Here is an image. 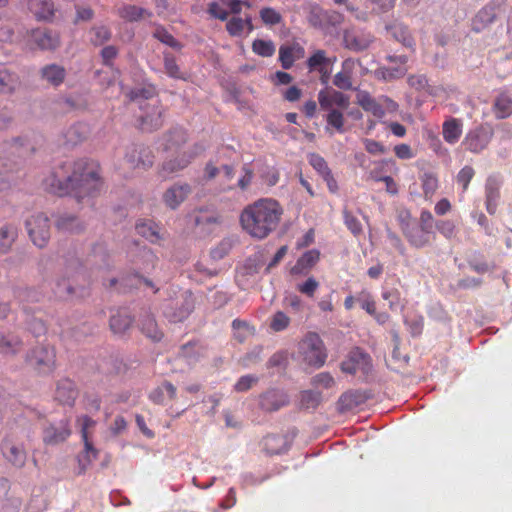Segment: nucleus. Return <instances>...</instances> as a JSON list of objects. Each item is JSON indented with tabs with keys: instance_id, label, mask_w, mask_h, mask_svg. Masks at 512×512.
<instances>
[{
	"instance_id": "obj_32",
	"label": "nucleus",
	"mask_w": 512,
	"mask_h": 512,
	"mask_svg": "<svg viewBox=\"0 0 512 512\" xmlns=\"http://www.w3.org/2000/svg\"><path fill=\"white\" fill-rule=\"evenodd\" d=\"M187 142V132L182 128H173L164 135V150L177 151Z\"/></svg>"
},
{
	"instance_id": "obj_46",
	"label": "nucleus",
	"mask_w": 512,
	"mask_h": 512,
	"mask_svg": "<svg viewBox=\"0 0 512 512\" xmlns=\"http://www.w3.org/2000/svg\"><path fill=\"white\" fill-rule=\"evenodd\" d=\"M119 13L123 19L128 21H138L144 19L146 15H148V12L145 9L135 5L125 6L120 9Z\"/></svg>"
},
{
	"instance_id": "obj_36",
	"label": "nucleus",
	"mask_w": 512,
	"mask_h": 512,
	"mask_svg": "<svg viewBox=\"0 0 512 512\" xmlns=\"http://www.w3.org/2000/svg\"><path fill=\"white\" fill-rule=\"evenodd\" d=\"M342 36L344 47L353 52H360L371 43V39L365 34H342Z\"/></svg>"
},
{
	"instance_id": "obj_20",
	"label": "nucleus",
	"mask_w": 512,
	"mask_h": 512,
	"mask_svg": "<svg viewBox=\"0 0 512 512\" xmlns=\"http://www.w3.org/2000/svg\"><path fill=\"white\" fill-rule=\"evenodd\" d=\"M78 396L75 383L69 379H62L57 383L55 400L60 404L72 406Z\"/></svg>"
},
{
	"instance_id": "obj_4",
	"label": "nucleus",
	"mask_w": 512,
	"mask_h": 512,
	"mask_svg": "<svg viewBox=\"0 0 512 512\" xmlns=\"http://www.w3.org/2000/svg\"><path fill=\"white\" fill-rule=\"evenodd\" d=\"M298 352L302 361L315 368L322 367L327 359L324 342L315 332H309L298 344Z\"/></svg>"
},
{
	"instance_id": "obj_53",
	"label": "nucleus",
	"mask_w": 512,
	"mask_h": 512,
	"mask_svg": "<svg viewBox=\"0 0 512 512\" xmlns=\"http://www.w3.org/2000/svg\"><path fill=\"white\" fill-rule=\"evenodd\" d=\"M327 58L326 54L323 50L316 51L309 59L307 60V65L309 69L318 70L319 72L323 71V66L326 64Z\"/></svg>"
},
{
	"instance_id": "obj_23",
	"label": "nucleus",
	"mask_w": 512,
	"mask_h": 512,
	"mask_svg": "<svg viewBox=\"0 0 512 512\" xmlns=\"http://www.w3.org/2000/svg\"><path fill=\"white\" fill-rule=\"evenodd\" d=\"M366 399V395L360 391H347L339 397L337 401V409L341 413L355 410L364 404Z\"/></svg>"
},
{
	"instance_id": "obj_8",
	"label": "nucleus",
	"mask_w": 512,
	"mask_h": 512,
	"mask_svg": "<svg viewBox=\"0 0 512 512\" xmlns=\"http://www.w3.org/2000/svg\"><path fill=\"white\" fill-rule=\"evenodd\" d=\"M26 361L39 373H50L55 368V349L50 346H37L27 355Z\"/></svg>"
},
{
	"instance_id": "obj_11",
	"label": "nucleus",
	"mask_w": 512,
	"mask_h": 512,
	"mask_svg": "<svg viewBox=\"0 0 512 512\" xmlns=\"http://www.w3.org/2000/svg\"><path fill=\"white\" fill-rule=\"evenodd\" d=\"M341 370L352 375L359 371L363 374H368L371 370V358L361 349L355 348L350 351L347 359L341 363Z\"/></svg>"
},
{
	"instance_id": "obj_31",
	"label": "nucleus",
	"mask_w": 512,
	"mask_h": 512,
	"mask_svg": "<svg viewBox=\"0 0 512 512\" xmlns=\"http://www.w3.org/2000/svg\"><path fill=\"white\" fill-rule=\"evenodd\" d=\"M407 58L403 55L386 58V79H395L404 76L407 72Z\"/></svg>"
},
{
	"instance_id": "obj_12",
	"label": "nucleus",
	"mask_w": 512,
	"mask_h": 512,
	"mask_svg": "<svg viewBox=\"0 0 512 512\" xmlns=\"http://www.w3.org/2000/svg\"><path fill=\"white\" fill-rule=\"evenodd\" d=\"M343 15L334 10H323L314 7L309 15V22L315 29L335 28L343 22Z\"/></svg>"
},
{
	"instance_id": "obj_58",
	"label": "nucleus",
	"mask_w": 512,
	"mask_h": 512,
	"mask_svg": "<svg viewBox=\"0 0 512 512\" xmlns=\"http://www.w3.org/2000/svg\"><path fill=\"white\" fill-rule=\"evenodd\" d=\"M242 172L243 175L238 180L237 187L241 191H246L252 183L254 173L248 164L242 166Z\"/></svg>"
},
{
	"instance_id": "obj_17",
	"label": "nucleus",
	"mask_w": 512,
	"mask_h": 512,
	"mask_svg": "<svg viewBox=\"0 0 512 512\" xmlns=\"http://www.w3.org/2000/svg\"><path fill=\"white\" fill-rule=\"evenodd\" d=\"M318 101L321 109L329 110L333 106L341 109H347L350 105V99L344 93L335 89H324L318 93Z\"/></svg>"
},
{
	"instance_id": "obj_38",
	"label": "nucleus",
	"mask_w": 512,
	"mask_h": 512,
	"mask_svg": "<svg viewBox=\"0 0 512 512\" xmlns=\"http://www.w3.org/2000/svg\"><path fill=\"white\" fill-rule=\"evenodd\" d=\"M56 228L60 232L75 233L83 229V226L78 218L72 215H61L56 221Z\"/></svg>"
},
{
	"instance_id": "obj_24",
	"label": "nucleus",
	"mask_w": 512,
	"mask_h": 512,
	"mask_svg": "<svg viewBox=\"0 0 512 512\" xmlns=\"http://www.w3.org/2000/svg\"><path fill=\"white\" fill-rule=\"evenodd\" d=\"M463 132L462 121L458 118L450 117L442 125V135L445 142L450 145L456 144Z\"/></svg>"
},
{
	"instance_id": "obj_26",
	"label": "nucleus",
	"mask_w": 512,
	"mask_h": 512,
	"mask_svg": "<svg viewBox=\"0 0 512 512\" xmlns=\"http://www.w3.org/2000/svg\"><path fill=\"white\" fill-rule=\"evenodd\" d=\"M304 48L299 44L281 46L279 49V60L284 69H290L294 62L304 56Z\"/></svg>"
},
{
	"instance_id": "obj_44",
	"label": "nucleus",
	"mask_w": 512,
	"mask_h": 512,
	"mask_svg": "<svg viewBox=\"0 0 512 512\" xmlns=\"http://www.w3.org/2000/svg\"><path fill=\"white\" fill-rule=\"evenodd\" d=\"M18 84L19 81L16 75L7 70H0V94L14 92Z\"/></svg>"
},
{
	"instance_id": "obj_13",
	"label": "nucleus",
	"mask_w": 512,
	"mask_h": 512,
	"mask_svg": "<svg viewBox=\"0 0 512 512\" xmlns=\"http://www.w3.org/2000/svg\"><path fill=\"white\" fill-rule=\"evenodd\" d=\"M129 168L148 169L154 163V155L148 147L132 146L125 155Z\"/></svg>"
},
{
	"instance_id": "obj_48",
	"label": "nucleus",
	"mask_w": 512,
	"mask_h": 512,
	"mask_svg": "<svg viewBox=\"0 0 512 512\" xmlns=\"http://www.w3.org/2000/svg\"><path fill=\"white\" fill-rule=\"evenodd\" d=\"M54 293L60 299H67L74 293V287L69 279L62 278L57 280Z\"/></svg>"
},
{
	"instance_id": "obj_49",
	"label": "nucleus",
	"mask_w": 512,
	"mask_h": 512,
	"mask_svg": "<svg viewBox=\"0 0 512 512\" xmlns=\"http://www.w3.org/2000/svg\"><path fill=\"white\" fill-rule=\"evenodd\" d=\"M283 439L276 435H268L264 438L263 445L264 449L268 454H279L281 452V446Z\"/></svg>"
},
{
	"instance_id": "obj_54",
	"label": "nucleus",
	"mask_w": 512,
	"mask_h": 512,
	"mask_svg": "<svg viewBox=\"0 0 512 512\" xmlns=\"http://www.w3.org/2000/svg\"><path fill=\"white\" fill-rule=\"evenodd\" d=\"M164 67L166 73L175 79H183V75L180 71L179 66L177 65L175 59L170 54H165L164 56Z\"/></svg>"
},
{
	"instance_id": "obj_39",
	"label": "nucleus",
	"mask_w": 512,
	"mask_h": 512,
	"mask_svg": "<svg viewBox=\"0 0 512 512\" xmlns=\"http://www.w3.org/2000/svg\"><path fill=\"white\" fill-rule=\"evenodd\" d=\"M420 181L424 197L426 199H431L439 187L437 175L433 172H424L420 176Z\"/></svg>"
},
{
	"instance_id": "obj_6",
	"label": "nucleus",
	"mask_w": 512,
	"mask_h": 512,
	"mask_svg": "<svg viewBox=\"0 0 512 512\" xmlns=\"http://www.w3.org/2000/svg\"><path fill=\"white\" fill-rule=\"evenodd\" d=\"M26 228L32 242L39 248H43L50 238V223L43 213L32 215L26 221Z\"/></svg>"
},
{
	"instance_id": "obj_18",
	"label": "nucleus",
	"mask_w": 512,
	"mask_h": 512,
	"mask_svg": "<svg viewBox=\"0 0 512 512\" xmlns=\"http://www.w3.org/2000/svg\"><path fill=\"white\" fill-rule=\"evenodd\" d=\"M502 180L498 176H489L485 184V204L486 210L489 214L496 213L498 201L500 199V188Z\"/></svg>"
},
{
	"instance_id": "obj_61",
	"label": "nucleus",
	"mask_w": 512,
	"mask_h": 512,
	"mask_svg": "<svg viewBox=\"0 0 512 512\" xmlns=\"http://www.w3.org/2000/svg\"><path fill=\"white\" fill-rule=\"evenodd\" d=\"M344 222L347 228L354 234L357 235L362 231V226L360 221L352 215L349 211L344 210Z\"/></svg>"
},
{
	"instance_id": "obj_27",
	"label": "nucleus",
	"mask_w": 512,
	"mask_h": 512,
	"mask_svg": "<svg viewBox=\"0 0 512 512\" xmlns=\"http://www.w3.org/2000/svg\"><path fill=\"white\" fill-rule=\"evenodd\" d=\"M23 342L14 333L0 331V353L3 355H15L22 350Z\"/></svg>"
},
{
	"instance_id": "obj_47",
	"label": "nucleus",
	"mask_w": 512,
	"mask_h": 512,
	"mask_svg": "<svg viewBox=\"0 0 512 512\" xmlns=\"http://www.w3.org/2000/svg\"><path fill=\"white\" fill-rule=\"evenodd\" d=\"M310 383L315 388L329 389L335 385V380L329 372H321L313 376Z\"/></svg>"
},
{
	"instance_id": "obj_52",
	"label": "nucleus",
	"mask_w": 512,
	"mask_h": 512,
	"mask_svg": "<svg viewBox=\"0 0 512 512\" xmlns=\"http://www.w3.org/2000/svg\"><path fill=\"white\" fill-rule=\"evenodd\" d=\"M253 51L263 57L272 56L275 52V47L272 42L264 40H255L252 45Z\"/></svg>"
},
{
	"instance_id": "obj_42",
	"label": "nucleus",
	"mask_w": 512,
	"mask_h": 512,
	"mask_svg": "<svg viewBox=\"0 0 512 512\" xmlns=\"http://www.w3.org/2000/svg\"><path fill=\"white\" fill-rule=\"evenodd\" d=\"M17 237V229L11 225L0 228V254L7 253Z\"/></svg>"
},
{
	"instance_id": "obj_64",
	"label": "nucleus",
	"mask_w": 512,
	"mask_h": 512,
	"mask_svg": "<svg viewBox=\"0 0 512 512\" xmlns=\"http://www.w3.org/2000/svg\"><path fill=\"white\" fill-rule=\"evenodd\" d=\"M76 17L74 19V23H79L81 21L88 22L92 20L94 16V12L89 6L76 5Z\"/></svg>"
},
{
	"instance_id": "obj_2",
	"label": "nucleus",
	"mask_w": 512,
	"mask_h": 512,
	"mask_svg": "<svg viewBox=\"0 0 512 512\" xmlns=\"http://www.w3.org/2000/svg\"><path fill=\"white\" fill-rule=\"evenodd\" d=\"M283 213V207L276 199L261 198L244 207L239 221L250 237L263 240L277 229Z\"/></svg>"
},
{
	"instance_id": "obj_35",
	"label": "nucleus",
	"mask_w": 512,
	"mask_h": 512,
	"mask_svg": "<svg viewBox=\"0 0 512 512\" xmlns=\"http://www.w3.org/2000/svg\"><path fill=\"white\" fill-rule=\"evenodd\" d=\"M132 321L126 310H118L110 317V328L114 334H124L131 327Z\"/></svg>"
},
{
	"instance_id": "obj_21",
	"label": "nucleus",
	"mask_w": 512,
	"mask_h": 512,
	"mask_svg": "<svg viewBox=\"0 0 512 512\" xmlns=\"http://www.w3.org/2000/svg\"><path fill=\"white\" fill-rule=\"evenodd\" d=\"M27 40L29 50H54L59 46L58 34H28Z\"/></svg>"
},
{
	"instance_id": "obj_10",
	"label": "nucleus",
	"mask_w": 512,
	"mask_h": 512,
	"mask_svg": "<svg viewBox=\"0 0 512 512\" xmlns=\"http://www.w3.org/2000/svg\"><path fill=\"white\" fill-rule=\"evenodd\" d=\"M205 151V147L201 144H195L191 149L181 153V162H176L175 159H170L161 165L159 175L162 178H167L169 175L186 168L191 161Z\"/></svg>"
},
{
	"instance_id": "obj_9",
	"label": "nucleus",
	"mask_w": 512,
	"mask_h": 512,
	"mask_svg": "<svg viewBox=\"0 0 512 512\" xmlns=\"http://www.w3.org/2000/svg\"><path fill=\"white\" fill-rule=\"evenodd\" d=\"M493 135V128L489 124H482L466 134L462 146L472 153H479L488 146Z\"/></svg>"
},
{
	"instance_id": "obj_40",
	"label": "nucleus",
	"mask_w": 512,
	"mask_h": 512,
	"mask_svg": "<svg viewBox=\"0 0 512 512\" xmlns=\"http://www.w3.org/2000/svg\"><path fill=\"white\" fill-rule=\"evenodd\" d=\"M77 421L81 425V437L84 442L85 450L87 452H91L93 454V456L96 457L97 451L94 449L92 443L89 440V430L94 428V426L96 425V422L88 416H82V417L78 418Z\"/></svg>"
},
{
	"instance_id": "obj_16",
	"label": "nucleus",
	"mask_w": 512,
	"mask_h": 512,
	"mask_svg": "<svg viewBox=\"0 0 512 512\" xmlns=\"http://www.w3.org/2000/svg\"><path fill=\"white\" fill-rule=\"evenodd\" d=\"M289 404L286 393L280 390L271 389L259 396V407L265 412H275Z\"/></svg>"
},
{
	"instance_id": "obj_30",
	"label": "nucleus",
	"mask_w": 512,
	"mask_h": 512,
	"mask_svg": "<svg viewBox=\"0 0 512 512\" xmlns=\"http://www.w3.org/2000/svg\"><path fill=\"white\" fill-rule=\"evenodd\" d=\"M354 63L350 60H345L342 63V69L335 74L333 84L341 90L353 89L352 75Z\"/></svg>"
},
{
	"instance_id": "obj_57",
	"label": "nucleus",
	"mask_w": 512,
	"mask_h": 512,
	"mask_svg": "<svg viewBox=\"0 0 512 512\" xmlns=\"http://www.w3.org/2000/svg\"><path fill=\"white\" fill-rule=\"evenodd\" d=\"M475 175V171L471 166H464L457 174V182L462 185L463 191L468 189L469 183Z\"/></svg>"
},
{
	"instance_id": "obj_29",
	"label": "nucleus",
	"mask_w": 512,
	"mask_h": 512,
	"mask_svg": "<svg viewBox=\"0 0 512 512\" xmlns=\"http://www.w3.org/2000/svg\"><path fill=\"white\" fill-rule=\"evenodd\" d=\"M498 16V9L495 6L487 5L483 7L473 20V30L479 32L486 29L489 24L493 23Z\"/></svg>"
},
{
	"instance_id": "obj_56",
	"label": "nucleus",
	"mask_w": 512,
	"mask_h": 512,
	"mask_svg": "<svg viewBox=\"0 0 512 512\" xmlns=\"http://www.w3.org/2000/svg\"><path fill=\"white\" fill-rule=\"evenodd\" d=\"M327 115V123L334 127L338 132H343L344 116L343 113L337 109H329Z\"/></svg>"
},
{
	"instance_id": "obj_60",
	"label": "nucleus",
	"mask_w": 512,
	"mask_h": 512,
	"mask_svg": "<svg viewBox=\"0 0 512 512\" xmlns=\"http://www.w3.org/2000/svg\"><path fill=\"white\" fill-rule=\"evenodd\" d=\"M394 154L398 159L410 160L416 156V153L412 150L411 146L405 143L396 145L393 148Z\"/></svg>"
},
{
	"instance_id": "obj_3",
	"label": "nucleus",
	"mask_w": 512,
	"mask_h": 512,
	"mask_svg": "<svg viewBox=\"0 0 512 512\" xmlns=\"http://www.w3.org/2000/svg\"><path fill=\"white\" fill-rule=\"evenodd\" d=\"M151 89H137L129 93L131 101H139L142 114L139 116V128L145 132L158 130L164 123L165 109L158 98L153 97Z\"/></svg>"
},
{
	"instance_id": "obj_14",
	"label": "nucleus",
	"mask_w": 512,
	"mask_h": 512,
	"mask_svg": "<svg viewBox=\"0 0 512 512\" xmlns=\"http://www.w3.org/2000/svg\"><path fill=\"white\" fill-rule=\"evenodd\" d=\"M3 457L15 467L21 468L26 462V451L12 437H6L1 443Z\"/></svg>"
},
{
	"instance_id": "obj_22",
	"label": "nucleus",
	"mask_w": 512,
	"mask_h": 512,
	"mask_svg": "<svg viewBox=\"0 0 512 512\" xmlns=\"http://www.w3.org/2000/svg\"><path fill=\"white\" fill-rule=\"evenodd\" d=\"M71 434L69 421L63 420L59 426L49 425L44 430L43 440L46 444H58L65 441Z\"/></svg>"
},
{
	"instance_id": "obj_62",
	"label": "nucleus",
	"mask_w": 512,
	"mask_h": 512,
	"mask_svg": "<svg viewBox=\"0 0 512 512\" xmlns=\"http://www.w3.org/2000/svg\"><path fill=\"white\" fill-rule=\"evenodd\" d=\"M260 16L263 22L268 25L277 24L282 19L280 13L272 8H263L260 11Z\"/></svg>"
},
{
	"instance_id": "obj_37",
	"label": "nucleus",
	"mask_w": 512,
	"mask_h": 512,
	"mask_svg": "<svg viewBox=\"0 0 512 512\" xmlns=\"http://www.w3.org/2000/svg\"><path fill=\"white\" fill-rule=\"evenodd\" d=\"M357 103L367 112H371L374 116L381 118L383 110L374 98L366 91H358Z\"/></svg>"
},
{
	"instance_id": "obj_28",
	"label": "nucleus",
	"mask_w": 512,
	"mask_h": 512,
	"mask_svg": "<svg viewBox=\"0 0 512 512\" xmlns=\"http://www.w3.org/2000/svg\"><path fill=\"white\" fill-rule=\"evenodd\" d=\"M492 111L497 119H505L512 115V96L507 92L498 94L493 102Z\"/></svg>"
},
{
	"instance_id": "obj_15",
	"label": "nucleus",
	"mask_w": 512,
	"mask_h": 512,
	"mask_svg": "<svg viewBox=\"0 0 512 512\" xmlns=\"http://www.w3.org/2000/svg\"><path fill=\"white\" fill-rule=\"evenodd\" d=\"M27 7L39 22L53 23L56 20V8L52 0H27Z\"/></svg>"
},
{
	"instance_id": "obj_51",
	"label": "nucleus",
	"mask_w": 512,
	"mask_h": 512,
	"mask_svg": "<svg viewBox=\"0 0 512 512\" xmlns=\"http://www.w3.org/2000/svg\"><path fill=\"white\" fill-rule=\"evenodd\" d=\"M357 302L360 306L370 315H374L376 312V305L373 297L367 291H361L357 295Z\"/></svg>"
},
{
	"instance_id": "obj_7",
	"label": "nucleus",
	"mask_w": 512,
	"mask_h": 512,
	"mask_svg": "<svg viewBox=\"0 0 512 512\" xmlns=\"http://www.w3.org/2000/svg\"><path fill=\"white\" fill-rule=\"evenodd\" d=\"M193 309L194 301L191 293L184 292L165 306L164 315L170 322H182L188 318Z\"/></svg>"
},
{
	"instance_id": "obj_59",
	"label": "nucleus",
	"mask_w": 512,
	"mask_h": 512,
	"mask_svg": "<svg viewBox=\"0 0 512 512\" xmlns=\"http://www.w3.org/2000/svg\"><path fill=\"white\" fill-rule=\"evenodd\" d=\"M258 382V377L254 375H244L239 378V380L235 383L234 389L237 392H245L248 391L254 384Z\"/></svg>"
},
{
	"instance_id": "obj_19",
	"label": "nucleus",
	"mask_w": 512,
	"mask_h": 512,
	"mask_svg": "<svg viewBox=\"0 0 512 512\" xmlns=\"http://www.w3.org/2000/svg\"><path fill=\"white\" fill-rule=\"evenodd\" d=\"M190 193L191 187L189 184H174L164 192L163 201L167 207L176 209Z\"/></svg>"
},
{
	"instance_id": "obj_25",
	"label": "nucleus",
	"mask_w": 512,
	"mask_h": 512,
	"mask_svg": "<svg viewBox=\"0 0 512 512\" xmlns=\"http://www.w3.org/2000/svg\"><path fill=\"white\" fill-rule=\"evenodd\" d=\"M320 252L316 249L306 251L291 268V274L303 275L316 265L319 261Z\"/></svg>"
},
{
	"instance_id": "obj_1",
	"label": "nucleus",
	"mask_w": 512,
	"mask_h": 512,
	"mask_svg": "<svg viewBox=\"0 0 512 512\" xmlns=\"http://www.w3.org/2000/svg\"><path fill=\"white\" fill-rule=\"evenodd\" d=\"M45 185L56 195H72L81 202L86 197L95 196L99 192L102 185L99 166L87 159L65 164L45 180Z\"/></svg>"
},
{
	"instance_id": "obj_41",
	"label": "nucleus",
	"mask_w": 512,
	"mask_h": 512,
	"mask_svg": "<svg viewBox=\"0 0 512 512\" xmlns=\"http://www.w3.org/2000/svg\"><path fill=\"white\" fill-rule=\"evenodd\" d=\"M322 402L321 392L314 390H304L300 393L299 406L301 409H316Z\"/></svg>"
},
{
	"instance_id": "obj_63",
	"label": "nucleus",
	"mask_w": 512,
	"mask_h": 512,
	"mask_svg": "<svg viewBox=\"0 0 512 512\" xmlns=\"http://www.w3.org/2000/svg\"><path fill=\"white\" fill-rule=\"evenodd\" d=\"M318 287L319 283L316 281V279L309 277L304 283L299 284L297 289L300 293L309 297H313Z\"/></svg>"
},
{
	"instance_id": "obj_33",
	"label": "nucleus",
	"mask_w": 512,
	"mask_h": 512,
	"mask_svg": "<svg viewBox=\"0 0 512 512\" xmlns=\"http://www.w3.org/2000/svg\"><path fill=\"white\" fill-rule=\"evenodd\" d=\"M41 77L49 84L59 86L66 77V70L57 64L46 65L41 69Z\"/></svg>"
},
{
	"instance_id": "obj_43",
	"label": "nucleus",
	"mask_w": 512,
	"mask_h": 512,
	"mask_svg": "<svg viewBox=\"0 0 512 512\" xmlns=\"http://www.w3.org/2000/svg\"><path fill=\"white\" fill-rule=\"evenodd\" d=\"M136 231L150 242H157L160 239L158 226L152 221H145L136 224Z\"/></svg>"
},
{
	"instance_id": "obj_5",
	"label": "nucleus",
	"mask_w": 512,
	"mask_h": 512,
	"mask_svg": "<svg viewBox=\"0 0 512 512\" xmlns=\"http://www.w3.org/2000/svg\"><path fill=\"white\" fill-rule=\"evenodd\" d=\"M399 218L401 221V229L413 246L423 247L429 243L430 234L432 232L419 226L418 222L411 218L409 212H401Z\"/></svg>"
},
{
	"instance_id": "obj_34",
	"label": "nucleus",
	"mask_w": 512,
	"mask_h": 512,
	"mask_svg": "<svg viewBox=\"0 0 512 512\" xmlns=\"http://www.w3.org/2000/svg\"><path fill=\"white\" fill-rule=\"evenodd\" d=\"M141 332L151 340L158 342L163 338V332L158 328L155 318L150 314H145L140 319Z\"/></svg>"
},
{
	"instance_id": "obj_50",
	"label": "nucleus",
	"mask_w": 512,
	"mask_h": 512,
	"mask_svg": "<svg viewBox=\"0 0 512 512\" xmlns=\"http://www.w3.org/2000/svg\"><path fill=\"white\" fill-rule=\"evenodd\" d=\"M310 165L321 175L328 174L331 170L327 165L325 159L316 153H311L308 156Z\"/></svg>"
},
{
	"instance_id": "obj_55",
	"label": "nucleus",
	"mask_w": 512,
	"mask_h": 512,
	"mask_svg": "<svg viewBox=\"0 0 512 512\" xmlns=\"http://www.w3.org/2000/svg\"><path fill=\"white\" fill-rule=\"evenodd\" d=\"M290 318L282 311H278L272 317L270 327L272 330L279 332L288 327Z\"/></svg>"
},
{
	"instance_id": "obj_45",
	"label": "nucleus",
	"mask_w": 512,
	"mask_h": 512,
	"mask_svg": "<svg viewBox=\"0 0 512 512\" xmlns=\"http://www.w3.org/2000/svg\"><path fill=\"white\" fill-rule=\"evenodd\" d=\"M232 328L234 330V337L241 343L254 333V329L246 321L240 319L233 320Z\"/></svg>"
}]
</instances>
